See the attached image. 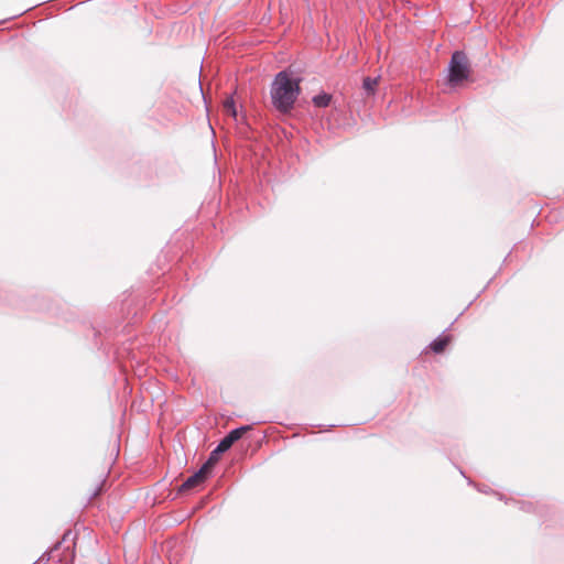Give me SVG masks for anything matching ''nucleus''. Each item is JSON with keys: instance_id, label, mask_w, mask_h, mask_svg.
Here are the masks:
<instances>
[{"instance_id": "obj_9", "label": "nucleus", "mask_w": 564, "mask_h": 564, "mask_svg": "<svg viewBox=\"0 0 564 564\" xmlns=\"http://www.w3.org/2000/svg\"><path fill=\"white\" fill-rule=\"evenodd\" d=\"M224 110L227 115L231 116L232 118H236L237 116V109L235 105L234 97H227L223 104Z\"/></svg>"}, {"instance_id": "obj_10", "label": "nucleus", "mask_w": 564, "mask_h": 564, "mask_svg": "<svg viewBox=\"0 0 564 564\" xmlns=\"http://www.w3.org/2000/svg\"><path fill=\"white\" fill-rule=\"evenodd\" d=\"M100 490H101L100 488H99V489H97V490H95V492L93 494V497L98 496V495H99V492H100Z\"/></svg>"}, {"instance_id": "obj_3", "label": "nucleus", "mask_w": 564, "mask_h": 564, "mask_svg": "<svg viewBox=\"0 0 564 564\" xmlns=\"http://www.w3.org/2000/svg\"><path fill=\"white\" fill-rule=\"evenodd\" d=\"M251 427L249 425L239 426L237 429L231 430L214 448L209 457L207 458L206 463L212 468L215 467V465L218 463L220 455L225 452H227L237 441H239L242 435L249 431Z\"/></svg>"}, {"instance_id": "obj_2", "label": "nucleus", "mask_w": 564, "mask_h": 564, "mask_svg": "<svg viewBox=\"0 0 564 564\" xmlns=\"http://www.w3.org/2000/svg\"><path fill=\"white\" fill-rule=\"evenodd\" d=\"M469 75L470 66L466 54L462 51L454 52L448 64L447 84L451 87H457L467 80Z\"/></svg>"}, {"instance_id": "obj_7", "label": "nucleus", "mask_w": 564, "mask_h": 564, "mask_svg": "<svg viewBox=\"0 0 564 564\" xmlns=\"http://www.w3.org/2000/svg\"><path fill=\"white\" fill-rule=\"evenodd\" d=\"M69 534H70V532H66V533L63 535L62 541H61V542H57V543L54 545V547H53V549H51L47 553H45V554L43 555V557H44L45 555H47V556H48V560H50V558H53V560H54V558H57L58 561H62V557L59 556V554H57V552L59 551V549H61L62 544L67 540V538H68V535H69Z\"/></svg>"}, {"instance_id": "obj_6", "label": "nucleus", "mask_w": 564, "mask_h": 564, "mask_svg": "<svg viewBox=\"0 0 564 564\" xmlns=\"http://www.w3.org/2000/svg\"><path fill=\"white\" fill-rule=\"evenodd\" d=\"M315 107L318 108H326L330 105L332 101V95L327 93H321L318 95H315L312 99Z\"/></svg>"}, {"instance_id": "obj_1", "label": "nucleus", "mask_w": 564, "mask_h": 564, "mask_svg": "<svg viewBox=\"0 0 564 564\" xmlns=\"http://www.w3.org/2000/svg\"><path fill=\"white\" fill-rule=\"evenodd\" d=\"M301 78L289 70L279 72L270 86V98L273 108L282 113H290L301 94Z\"/></svg>"}, {"instance_id": "obj_4", "label": "nucleus", "mask_w": 564, "mask_h": 564, "mask_svg": "<svg viewBox=\"0 0 564 564\" xmlns=\"http://www.w3.org/2000/svg\"><path fill=\"white\" fill-rule=\"evenodd\" d=\"M213 468L207 465V463L205 462L203 464V466L192 476H189L181 486L180 490L181 491H185V490H189L198 485H200L202 482H204L208 475L212 473Z\"/></svg>"}, {"instance_id": "obj_5", "label": "nucleus", "mask_w": 564, "mask_h": 564, "mask_svg": "<svg viewBox=\"0 0 564 564\" xmlns=\"http://www.w3.org/2000/svg\"><path fill=\"white\" fill-rule=\"evenodd\" d=\"M451 340V337L447 336V335H441L438 336L437 338H435L431 344H430V348L432 351H434L435 354H440L442 352L445 347L447 346V344L449 343Z\"/></svg>"}, {"instance_id": "obj_8", "label": "nucleus", "mask_w": 564, "mask_h": 564, "mask_svg": "<svg viewBox=\"0 0 564 564\" xmlns=\"http://www.w3.org/2000/svg\"><path fill=\"white\" fill-rule=\"evenodd\" d=\"M377 85L378 78L365 77L362 80V88L366 90L367 95H373Z\"/></svg>"}]
</instances>
